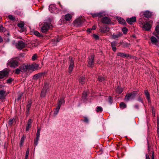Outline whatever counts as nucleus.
I'll list each match as a JSON object with an SVG mask.
<instances>
[{
    "label": "nucleus",
    "mask_w": 159,
    "mask_h": 159,
    "mask_svg": "<svg viewBox=\"0 0 159 159\" xmlns=\"http://www.w3.org/2000/svg\"><path fill=\"white\" fill-rule=\"evenodd\" d=\"M19 59L17 58L10 59L8 61L7 65L10 67L15 68L19 65Z\"/></svg>",
    "instance_id": "obj_1"
},
{
    "label": "nucleus",
    "mask_w": 159,
    "mask_h": 159,
    "mask_svg": "<svg viewBox=\"0 0 159 159\" xmlns=\"http://www.w3.org/2000/svg\"><path fill=\"white\" fill-rule=\"evenodd\" d=\"M137 94V91H134L131 93H127L125 98V100L126 102L134 100Z\"/></svg>",
    "instance_id": "obj_2"
},
{
    "label": "nucleus",
    "mask_w": 159,
    "mask_h": 159,
    "mask_svg": "<svg viewBox=\"0 0 159 159\" xmlns=\"http://www.w3.org/2000/svg\"><path fill=\"white\" fill-rule=\"evenodd\" d=\"M50 25L49 24L44 22L43 25L41 27V31L43 33H45L47 32L50 28Z\"/></svg>",
    "instance_id": "obj_3"
},
{
    "label": "nucleus",
    "mask_w": 159,
    "mask_h": 159,
    "mask_svg": "<svg viewBox=\"0 0 159 159\" xmlns=\"http://www.w3.org/2000/svg\"><path fill=\"white\" fill-rule=\"evenodd\" d=\"M69 72L70 74L72 71L74 67V61L72 57H69Z\"/></svg>",
    "instance_id": "obj_4"
},
{
    "label": "nucleus",
    "mask_w": 159,
    "mask_h": 159,
    "mask_svg": "<svg viewBox=\"0 0 159 159\" xmlns=\"http://www.w3.org/2000/svg\"><path fill=\"white\" fill-rule=\"evenodd\" d=\"M49 88V85L48 84H46L43 87L41 93V96L42 97H44Z\"/></svg>",
    "instance_id": "obj_5"
},
{
    "label": "nucleus",
    "mask_w": 159,
    "mask_h": 159,
    "mask_svg": "<svg viewBox=\"0 0 159 159\" xmlns=\"http://www.w3.org/2000/svg\"><path fill=\"white\" fill-rule=\"evenodd\" d=\"M49 10L51 12L57 13L59 11V9L56 8L55 4H51L49 7Z\"/></svg>",
    "instance_id": "obj_6"
},
{
    "label": "nucleus",
    "mask_w": 159,
    "mask_h": 159,
    "mask_svg": "<svg viewBox=\"0 0 159 159\" xmlns=\"http://www.w3.org/2000/svg\"><path fill=\"white\" fill-rule=\"evenodd\" d=\"M94 56L92 55L89 57L88 61V66L93 67L94 66Z\"/></svg>",
    "instance_id": "obj_7"
},
{
    "label": "nucleus",
    "mask_w": 159,
    "mask_h": 159,
    "mask_svg": "<svg viewBox=\"0 0 159 159\" xmlns=\"http://www.w3.org/2000/svg\"><path fill=\"white\" fill-rule=\"evenodd\" d=\"M16 47L19 49H21L25 46V43L22 41H19L16 44Z\"/></svg>",
    "instance_id": "obj_8"
},
{
    "label": "nucleus",
    "mask_w": 159,
    "mask_h": 159,
    "mask_svg": "<svg viewBox=\"0 0 159 159\" xmlns=\"http://www.w3.org/2000/svg\"><path fill=\"white\" fill-rule=\"evenodd\" d=\"M156 37L158 38V39L154 36H152L151 38V39L152 43L157 46L159 43V36H156Z\"/></svg>",
    "instance_id": "obj_9"
},
{
    "label": "nucleus",
    "mask_w": 159,
    "mask_h": 159,
    "mask_svg": "<svg viewBox=\"0 0 159 159\" xmlns=\"http://www.w3.org/2000/svg\"><path fill=\"white\" fill-rule=\"evenodd\" d=\"M152 26L148 22L145 23L143 25V28L145 30L149 31L151 29Z\"/></svg>",
    "instance_id": "obj_10"
},
{
    "label": "nucleus",
    "mask_w": 159,
    "mask_h": 159,
    "mask_svg": "<svg viewBox=\"0 0 159 159\" xmlns=\"http://www.w3.org/2000/svg\"><path fill=\"white\" fill-rule=\"evenodd\" d=\"M8 71L5 70L0 71V79L3 78L5 76L7 75L8 74Z\"/></svg>",
    "instance_id": "obj_11"
},
{
    "label": "nucleus",
    "mask_w": 159,
    "mask_h": 159,
    "mask_svg": "<svg viewBox=\"0 0 159 159\" xmlns=\"http://www.w3.org/2000/svg\"><path fill=\"white\" fill-rule=\"evenodd\" d=\"M74 22L75 25L77 27L80 26L82 24V21L80 18L76 19Z\"/></svg>",
    "instance_id": "obj_12"
},
{
    "label": "nucleus",
    "mask_w": 159,
    "mask_h": 159,
    "mask_svg": "<svg viewBox=\"0 0 159 159\" xmlns=\"http://www.w3.org/2000/svg\"><path fill=\"white\" fill-rule=\"evenodd\" d=\"M126 20L129 24H132L133 23L136 21V17L134 16L130 18H128Z\"/></svg>",
    "instance_id": "obj_13"
},
{
    "label": "nucleus",
    "mask_w": 159,
    "mask_h": 159,
    "mask_svg": "<svg viewBox=\"0 0 159 159\" xmlns=\"http://www.w3.org/2000/svg\"><path fill=\"white\" fill-rule=\"evenodd\" d=\"M101 21L103 23L108 24L110 23L111 20L109 18L105 16L102 18Z\"/></svg>",
    "instance_id": "obj_14"
},
{
    "label": "nucleus",
    "mask_w": 159,
    "mask_h": 159,
    "mask_svg": "<svg viewBox=\"0 0 159 159\" xmlns=\"http://www.w3.org/2000/svg\"><path fill=\"white\" fill-rule=\"evenodd\" d=\"M20 67V70H21V72H26L27 70L29 69L28 66V65H26L23 64Z\"/></svg>",
    "instance_id": "obj_15"
},
{
    "label": "nucleus",
    "mask_w": 159,
    "mask_h": 159,
    "mask_svg": "<svg viewBox=\"0 0 159 159\" xmlns=\"http://www.w3.org/2000/svg\"><path fill=\"white\" fill-rule=\"evenodd\" d=\"M122 35V33L118 32L116 34H113L112 35V38L113 39H116L119 38Z\"/></svg>",
    "instance_id": "obj_16"
},
{
    "label": "nucleus",
    "mask_w": 159,
    "mask_h": 159,
    "mask_svg": "<svg viewBox=\"0 0 159 159\" xmlns=\"http://www.w3.org/2000/svg\"><path fill=\"white\" fill-rule=\"evenodd\" d=\"M117 56L122 57H129V54L121 52H118Z\"/></svg>",
    "instance_id": "obj_17"
},
{
    "label": "nucleus",
    "mask_w": 159,
    "mask_h": 159,
    "mask_svg": "<svg viewBox=\"0 0 159 159\" xmlns=\"http://www.w3.org/2000/svg\"><path fill=\"white\" fill-rule=\"evenodd\" d=\"M109 28L107 27L101 26L100 28V31L102 33H105L109 31Z\"/></svg>",
    "instance_id": "obj_18"
},
{
    "label": "nucleus",
    "mask_w": 159,
    "mask_h": 159,
    "mask_svg": "<svg viewBox=\"0 0 159 159\" xmlns=\"http://www.w3.org/2000/svg\"><path fill=\"white\" fill-rule=\"evenodd\" d=\"M144 93L146 97V98L147 99L148 102L150 103L151 102L150 94L147 90H145L144 91Z\"/></svg>",
    "instance_id": "obj_19"
},
{
    "label": "nucleus",
    "mask_w": 159,
    "mask_h": 159,
    "mask_svg": "<svg viewBox=\"0 0 159 159\" xmlns=\"http://www.w3.org/2000/svg\"><path fill=\"white\" fill-rule=\"evenodd\" d=\"M117 19L119 23L123 25H125V24L126 22L125 20L124 19L121 18L120 17H118L117 18Z\"/></svg>",
    "instance_id": "obj_20"
},
{
    "label": "nucleus",
    "mask_w": 159,
    "mask_h": 159,
    "mask_svg": "<svg viewBox=\"0 0 159 159\" xmlns=\"http://www.w3.org/2000/svg\"><path fill=\"white\" fill-rule=\"evenodd\" d=\"M6 91L4 90H0V99H3L5 98Z\"/></svg>",
    "instance_id": "obj_21"
},
{
    "label": "nucleus",
    "mask_w": 159,
    "mask_h": 159,
    "mask_svg": "<svg viewBox=\"0 0 159 159\" xmlns=\"http://www.w3.org/2000/svg\"><path fill=\"white\" fill-rule=\"evenodd\" d=\"M31 119H30L28 121L26 127V131H28L29 129L30 128L31 126Z\"/></svg>",
    "instance_id": "obj_22"
},
{
    "label": "nucleus",
    "mask_w": 159,
    "mask_h": 159,
    "mask_svg": "<svg viewBox=\"0 0 159 159\" xmlns=\"http://www.w3.org/2000/svg\"><path fill=\"white\" fill-rule=\"evenodd\" d=\"M31 101L30 100L28 102L27 105V112L28 114L29 113V111L31 107Z\"/></svg>",
    "instance_id": "obj_23"
},
{
    "label": "nucleus",
    "mask_w": 159,
    "mask_h": 159,
    "mask_svg": "<svg viewBox=\"0 0 159 159\" xmlns=\"http://www.w3.org/2000/svg\"><path fill=\"white\" fill-rule=\"evenodd\" d=\"M72 16L70 14H67L65 15V19L66 21H69L71 20Z\"/></svg>",
    "instance_id": "obj_24"
},
{
    "label": "nucleus",
    "mask_w": 159,
    "mask_h": 159,
    "mask_svg": "<svg viewBox=\"0 0 159 159\" xmlns=\"http://www.w3.org/2000/svg\"><path fill=\"white\" fill-rule=\"evenodd\" d=\"M151 13L148 11H146L144 12L143 15L145 17L149 18L151 16Z\"/></svg>",
    "instance_id": "obj_25"
},
{
    "label": "nucleus",
    "mask_w": 159,
    "mask_h": 159,
    "mask_svg": "<svg viewBox=\"0 0 159 159\" xmlns=\"http://www.w3.org/2000/svg\"><path fill=\"white\" fill-rule=\"evenodd\" d=\"M65 103V101L63 98H61L60 99L58 103L57 106H59V107H61V105L62 104H64Z\"/></svg>",
    "instance_id": "obj_26"
},
{
    "label": "nucleus",
    "mask_w": 159,
    "mask_h": 159,
    "mask_svg": "<svg viewBox=\"0 0 159 159\" xmlns=\"http://www.w3.org/2000/svg\"><path fill=\"white\" fill-rule=\"evenodd\" d=\"M116 41H113L111 43V47L112 50L114 51H116Z\"/></svg>",
    "instance_id": "obj_27"
},
{
    "label": "nucleus",
    "mask_w": 159,
    "mask_h": 159,
    "mask_svg": "<svg viewBox=\"0 0 159 159\" xmlns=\"http://www.w3.org/2000/svg\"><path fill=\"white\" fill-rule=\"evenodd\" d=\"M85 82V78L84 77L81 76L79 79V82L80 84H82L84 83Z\"/></svg>",
    "instance_id": "obj_28"
},
{
    "label": "nucleus",
    "mask_w": 159,
    "mask_h": 159,
    "mask_svg": "<svg viewBox=\"0 0 159 159\" xmlns=\"http://www.w3.org/2000/svg\"><path fill=\"white\" fill-rule=\"evenodd\" d=\"M98 13V17L100 18L105 16V12L103 11H101Z\"/></svg>",
    "instance_id": "obj_29"
},
{
    "label": "nucleus",
    "mask_w": 159,
    "mask_h": 159,
    "mask_svg": "<svg viewBox=\"0 0 159 159\" xmlns=\"http://www.w3.org/2000/svg\"><path fill=\"white\" fill-rule=\"evenodd\" d=\"M26 138V136L23 135L21 139L20 146V147L22 146L24 140Z\"/></svg>",
    "instance_id": "obj_30"
},
{
    "label": "nucleus",
    "mask_w": 159,
    "mask_h": 159,
    "mask_svg": "<svg viewBox=\"0 0 159 159\" xmlns=\"http://www.w3.org/2000/svg\"><path fill=\"white\" fill-rule=\"evenodd\" d=\"M123 89L122 88L118 87L116 89V92L118 93H121L123 91Z\"/></svg>",
    "instance_id": "obj_31"
},
{
    "label": "nucleus",
    "mask_w": 159,
    "mask_h": 159,
    "mask_svg": "<svg viewBox=\"0 0 159 159\" xmlns=\"http://www.w3.org/2000/svg\"><path fill=\"white\" fill-rule=\"evenodd\" d=\"M122 46L124 48H127L129 47L130 44L126 42H124L122 43Z\"/></svg>",
    "instance_id": "obj_32"
},
{
    "label": "nucleus",
    "mask_w": 159,
    "mask_h": 159,
    "mask_svg": "<svg viewBox=\"0 0 159 159\" xmlns=\"http://www.w3.org/2000/svg\"><path fill=\"white\" fill-rule=\"evenodd\" d=\"M42 75V74L40 73L37 74L34 76L33 78L34 79L37 80Z\"/></svg>",
    "instance_id": "obj_33"
},
{
    "label": "nucleus",
    "mask_w": 159,
    "mask_h": 159,
    "mask_svg": "<svg viewBox=\"0 0 159 159\" xmlns=\"http://www.w3.org/2000/svg\"><path fill=\"white\" fill-rule=\"evenodd\" d=\"M102 108L101 107H97L96 108V111L97 112H101L102 111Z\"/></svg>",
    "instance_id": "obj_34"
},
{
    "label": "nucleus",
    "mask_w": 159,
    "mask_h": 159,
    "mask_svg": "<svg viewBox=\"0 0 159 159\" xmlns=\"http://www.w3.org/2000/svg\"><path fill=\"white\" fill-rule=\"evenodd\" d=\"M60 107H59V106H57L55 111H54V115L56 116L58 113Z\"/></svg>",
    "instance_id": "obj_35"
},
{
    "label": "nucleus",
    "mask_w": 159,
    "mask_h": 159,
    "mask_svg": "<svg viewBox=\"0 0 159 159\" xmlns=\"http://www.w3.org/2000/svg\"><path fill=\"white\" fill-rule=\"evenodd\" d=\"M24 25V23L23 22H20L17 24V26L20 28H22Z\"/></svg>",
    "instance_id": "obj_36"
},
{
    "label": "nucleus",
    "mask_w": 159,
    "mask_h": 159,
    "mask_svg": "<svg viewBox=\"0 0 159 159\" xmlns=\"http://www.w3.org/2000/svg\"><path fill=\"white\" fill-rule=\"evenodd\" d=\"M120 107L121 108L123 109L126 107V105L124 102H121L120 104Z\"/></svg>",
    "instance_id": "obj_37"
},
{
    "label": "nucleus",
    "mask_w": 159,
    "mask_h": 159,
    "mask_svg": "<svg viewBox=\"0 0 159 159\" xmlns=\"http://www.w3.org/2000/svg\"><path fill=\"white\" fill-rule=\"evenodd\" d=\"M15 119H12L9 120L8 121V124L10 125H11L15 121Z\"/></svg>",
    "instance_id": "obj_38"
},
{
    "label": "nucleus",
    "mask_w": 159,
    "mask_h": 159,
    "mask_svg": "<svg viewBox=\"0 0 159 159\" xmlns=\"http://www.w3.org/2000/svg\"><path fill=\"white\" fill-rule=\"evenodd\" d=\"M20 72H21V70H20V66L19 68L16 69L15 73L16 74H19L20 73Z\"/></svg>",
    "instance_id": "obj_39"
},
{
    "label": "nucleus",
    "mask_w": 159,
    "mask_h": 159,
    "mask_svg": "<svg viewBox=\"0 0 159 159\" xmlns=\"http://www.w3.org/2000/svg\"><path fill=\"white\" fill-rule=\"evenodd\" d=\"M29 69H32L34 70L35 68V67L34 65H28Z\"/></svg>",
    "instance_id": "obj_40"
},
{
    "label": "nucleus",
    "mask_w": 159,
    "mask_h": 159,
    "mask_svg": "<svg viewBox=\"0 0 159 159\" xmlns=\"http://www.w3.org/2000/svg\"><path fill=\"white\" fill-rule=\"evenodd\" d=\"M33 33L36 36H40V33L37 31H34Z\"/></svg>",
    "instance_id": "obj_41"
},
{
    "label": "nucleus",
    "mask_w": 159,
    "mask_h": 159,
    "mask_svg": "<svg viewBox=\"0 0 159 159\" xmlns=\"http://www.w3.org/2000/svg\"><path fill=\"white\" fill-rule=\"evenodd\" d=\"M87 95V93L85 92H84V93H83L82 98L83 99H85L86 98Z\"/></svg>",
    "instance_id": "obj_42"
},
{
    "label": "nucleus",
    "mask_w": 159,
    "mask_h": 159,
    "mask_svg": "<svg viewBox=\"0 0 159 159\" xmlns=\"http://www.w3.org/2000/svg\"><path fill=\"white\" fill-rule=\"evenodd\" d=\"M155 31L157 34H159V25H158L156 26Z\"/></svg>",
    "instance_id": "obj_43"
},
{
    "label": "nucleus",
    "mask_w": 159,
    "mask_h": 159,
    "mask_svg": "<svg viewBox=\"0 0 159 159\" xmlns=\"http://www.w3.org/2000/svg\"><path fill=\"white\" fill-rule=\"evenodd\" d=\"M122 31L124 34H125L127 33L128 31V29L126 27L123 28L122 29Z\"/></svg>",
    "instance_id": "obj_44"
},
{
    "label": "nucleus",
    "mask_w": 159,
    "mask_h": 159,
    "mask_svg": "<svg viewBox=\"0 0 159 159\" xmlns=\"http://www.w3.org/2000/svg\"><path fill=\"white\" fill-rule=\"evenodd\" d=\"M98 80L99 81H102L105 80V78L101 76H99L98 78Z\"/></svg>",
    "instance_id": "obj_45"
},
{
    "label": "nucleus",
    "mask_w": 159,
    "mask_h": 159,
    "mask_svg": "<svg viewBox=\"0 0 159 159\" xmlns=\"http://www.w3.org/2000/svg\"><path fill=\"white\" fill-rule=\"evenodd\" d=\"M6 31L5 29L2 25L0 26V32H4Z\"/></svg>",
    "instance_id": "obj_46"
},
{
    "label": "nucleus",
    "mask_w": 159,
    "mask_h": 159,
    "mask_svg": "<svg viewBox=\"0 0 159 159\" xmlns=\"http://www.w3.org/2000/svg\"><path fill=\"white\" fill-rule=\"evenodd\" d=\"M91 15L92 16L93 18L98 17V13H91Z\"/></svg>",
    "instance_id": "obj_47"
},
{
    "label": "nucleus",
    "mask_w": 159,
    "mask_h": 159,
    "mask_svg": "<svg viewBox=\"0 0 159 159\" xmlns=\"http://www.w3.org/2000/svg\"><path fill=\"white\" fill-rule=\"evenodd\" d=\"M8 17L10 20H15L14 17L12 15H9Z\"/></svg>",
    "instance_id": "obj_48"
},
{
    "label": "nucleus",
    "mask_w": 159,
    "mask_h": 159,
    "mask_svg": "<svg viewBox=\"0 0 159 159\" xmlns=\"http://www.w3.org/2000/svg\"><path fill=\"white\" fill-rule=\"evenodd\" d=\"M37 57V55L36 54H34L33 55L32 57V59L34 61L36 59Z\"/></svg>",
    "instance_id": "obj_49"
},
{
    "label": "nucleus",
    "mask_w": 159,
    "mask_h": 159,
    "mask_svg": "<svg viewBox=\"0 0 159 159\" xmlns=\"http://www.w3.org/2000/svg\"><path fill=\"white\" fill-rule=\"evenodd\" d=\"M30 152V149L29 148H28L26 151V154L25 156L28 157Z\"/></svg>",
    "instance_id": "obj_50"
},
{
    "label": "nucleus",
    "mask_w": 159,
    "mask_h": 159,
    "mask_svg": "<svg viewBox=\"0 0 159 159\" xmlns=\"http://www.w3.org/2000/svg\"><path fill=\"white\" fill-rule=\"evenodd\" d=\"M93 37L96 39H98L99 38V37L98 35L93 34Z\"/></svg>",
    "instance_id": "obj_51"
},
{
    "label": "nucleus",
    "mask_w": 159,
    "mask_h": 159,
    "mask_svg": "<svg viewBox=\"0 0 159 159\" xmlns=\"http://www.w3.org/2000/svg\"><path fill=\"white\" fill-rule=\"evenodd\" d=\"M13 80V79L11 78L7 80V83H11Z\"/></svg>",
    "instance_id": "obj_52"
},
{
    "label": "nucleus",
    "mask_w": 159,
    "mask_h": 159,
    "mask_svg": "<svg viewBox=\"0 0 159 159\" xmlns=\"http://www.w3.org/2000/svg\"><path fill=\"white\" fill-rule=\"evenodd\" d=\"M84 121L86 123H88L89 122V119L87 117H85L84 120Z\"/></svg>",
    "instance_id": "obj_53"
},
{
    "label": "nucleus",
    "mask_w": 159,
    "mask_h": 159,
    "mask_svg": "<svg viewBox=\"0 0 159 159\" xmlns=\"http://www.w3.org/2000/svg\"><path fill=\"white\" fill-rule=\"evenodd\" d=\"M109 102L110 103V104H111L112 102V99L111 97L109 96Z\"/></svg>",
    "instance_id": "obj_54"
},
{
    "label": "nucleus",
    "mask_w": 159,
    "mask_h": 159,
    "mask_svg": "<svg viewBox=\"0 0 159 159\" xmlns=\"http://www.w3.org/2000/svg\"><path fill=\"white\" fill-rule=\"evenodd\" d=\"M38 141H36L35 140H34V145H35V146H36L38 145Z\"/></svg>",
    "instance_id": "obj_55"
},
{
    "label": "nucleus",
    "mask_w": 159,
    "mask_h": 159,
    "mask_svg": "<svg viewBox=\"0 0 159 159\" xmlns=\"http://www.w3.org/2000/svg\"><path fill=\"white\" fill-rule=\"evenodd\" d=\"M138 100L140 102H143V100L142 99V98L140 97H139L138 99Z\"/></svg>",
    "instance_id": "obj_56"
},
{
    "label": "nucleus",
    "mask_w": 159,
    "mask_h": 159,
    "mask_svg": "<svg viewBox=\"0 0 159 159\" xmlns=\"http://www.w3.org/2000/svg\"><path fill=\"white\" fill-rule=\"evenodd\" d=\"M22 96V95H21V94L19 95L18 96V98H17V100H19L20 99V98H21Z\"/></svg>",
    "instance_id": "obj_57"
},
{
    "label": "nucleus",
    "mask_w": 159,
    "mask_h": 159,
    "mask_svg": "<svg viewBox=\"0 0 159 159\" xmlns=\"http://www.w3.org/2000/svg\"><path fill=\"white\" fill-rule=\"evenodd\" d=\"M146 159H150L149 155L147 154L146 155Z\"/></svg>",
    "instance_id": "obj_58"
},
{
    "label": "nucleus",
    "mask_w": 159,
    "mask_h": 159,
    "mask_svg": "<svg viewBox=\"0 0 159 159\" xmlns=\"http://www.w3.org/2000/svg\"><path fill=\"white\" fill-rule=\"evenodd\" d=\"M40 132H37L36 136L40 137Z\"/></svg>",
    "instance_id": "obj_59"
},
{
    "label": "nucleus",
    "mask_w": 159,
    "mask_h": 159,
    "mask_svg": "<svg viewBox=\"0 0 159 159\" xmlns=\"http://www.w3.org/2000/svg\"><path fill=\"white\" fill-rule=\"evenodd\" d=\"M152 159H154V152L153 151L152 156Z\"/></svg>",
    "instance_id": "obj_60"
},
{
    "label": "nucleus",
    "mask_w": 159,
    "mask_h": 159,
    "mask_svg": "<svg viewBox=\"0 0 159 159\" xmlns=\"http://www.w3.org/2000/svg\"><path fill=\"white\" fill-rule=\"evenodd\" d=\"M39 137H40L36 136V139L35 140L38 141L39 139Z\"/></svg>",
    "instance_id": "obj_61"
},
{
    "label": "nucleus",
    "mask_w": 159,
    "mask_h": 159,
    "mask_svg": "<svg viewBox=\"0 0 159 159\" xmlns=\"http://www.w3.org/2000/svg\"><path fill=\"white\" fill-rule=\"evenodd\" d=\"M157 127H159V119L158 118H157Z\"/></svg>",
    "instance_id": "obj_62"
},
{
    "label": "nucleus",
    "mask_w": 159,
    "mask_h": 159,
    "mask_svg": "<svg viewBox=\"0 0 159 159\" xmlns=\"http://www.w3.org/2000/svg\"><path fill=\"white\" fill-rule=\"evenodd\" d=\"M157 133L158 136H159V127H157Z\"/></svg>",
    "instance_id": "obj_63"
},
{
    "label": "nucleus",
    "mask_w": 159,
    "mask_h": 159,
    "mask_svg": "<svg viewBox=\"0 0 159 159\" xmlns=\"http://www.w3.org/2000/svg\"><path fill=\"white\" fill-rule=\"evenodd\" d=\"M134 107L136 109H138L139 108V106L137 105H136L134 106Z\"/></svg>",
    "instance_id": "obj_64"
}]
</instances>
